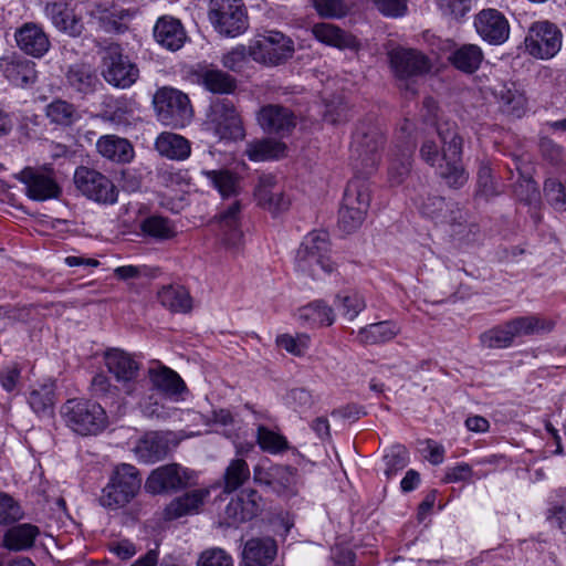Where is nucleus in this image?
<instances>
[{
  "label": "nucleus",
  "instance_id": "1a4fd4ad",
  "mask_svg": "<svg viewBox=\"0 0 566 566\" xmlns=\"http://www.w3.org/2000/svg\"><path fill=\"white\" fill-rule=\"evenodd\" d=\"M208 17L214 29L224 36H238L249 27L241 0H210Z\"/></svg>",
  "mask_w": 566,
  "mask_h": 566
},
{
  "label": "nucleus",
  "instance_id": "f8f14e48",
  "mask_svg": "<svg viewBox=\"0 0 566 566\" xmlns=\"http://www.w3.org/2000/svg\"><path fill=\"white\" fill-rule=\"evenodd\" d=\"M389 61L396 77L401 82L400 87L416 94L412 78L429 72L428 57L419 51L399 48L389 52Z\"/></svg>",
  "mask_w": 566,
  "mask_h": 566
},
{
  "label": "nucleus",
  "instance_id": "39448f33",
  "mask_svg": "<svg viewBox=\"0 0 566 566\" xmlns=\"http://www.w3.org/2000/svg\"><path fill=\"white\" fill-rule=\"evenodd\" d=\"M294 51L293 40L275 30L258 34L249 45V56L270 66L285 63L293 56Z\"/></svg>",
  "mask_w": 566,
  "mask_h": 566
},
{
  "label": "nucleus",
  "instance_id": "b1692460",
  "mask_svg": "<svg viewBox=\"0 0 566 566\" xmlns=\"http://www.w3.org/2000/svg\"><path fill=\"white\" fill-rule=\"evenodd\" d=\"M533 57L547 60L560 50L562 33L555 24L548 21L538 22L533 25Z\"/></svg>",
  "mask_w": 566,
  "mask_h": 566
},
{
  "label": "nucleus",
  "instance_id": "cd10ccee",
  "mask_svg": "<svg viewBox=\"0 0 566 566\" xmlns=\"http://www.w3.org/2000/svg\"><path fill=\"white\" fill-rule=\"evenodd\" d=\"M105 364L119 382L130 384L138 376V363L124 350L114 348L106 352Z\"/></svg>",
  "mask_w": 566,
  "mask_h": 566
},
{
  "label": "nucleus",
  "instance_id": "052dcab7",
  "mask_svg": "<svg viewBox=\"0 0 566 566\" xmlns=\"http://www.w3.org/2000/svg\"><path fill=\"white\" fill-rule=\"evenodd\" d=\"M514 165L517 178L512 185L513 193L520 201L528 205L531 201V178L527 168L520 165L518 161Z\"/></svg>",
  "mask_w": 566,
  "mask_h": 566
},
{
  "label": "nucleus",
  "instance_id": "9d476101",
  "mask_svg": "<svg viewBox=\"0 0 566 566\" xmlns=\"http://www.w3.org/2000/svg\"><path fill=\"white\" fill-rule=\"evenodd\" d=\"M198 475L193 470L178 463L160 465L153 470L145 482L150 494H170L197 484Z\"/></svg>",
  "mask_w": 566,
  "mask_h": 566
},
{
  "label": "nucleus",
  "instance_id": "4be33fe9",
  "mask_svg": "<svg viewBox=\"0 0 566 566\" xmlns=\"http://www.w3.org/2000/svg\"><path fill=\"white\" fill-rule=\"evenodd\" d=\"M258 203L272 213L284 211L290 206V199L277 185L273 175H262L254 190Z\"/></svg>",
  "mask_w": 566,
  "mask_h": 566
},
{
  "label": "nucleus",
  "instance_id": "774afa93",
  "mask_svg": "<svg viewBox=\"0 0 566 566\" xmlns=\"http://www.w3.org/2000/svg\"><path fill=\"white\" fill-rule=\"evenodd\" d=\"M308 316L322 325L329 326L334 323L335 315L331 306L323 301H315L306 307Z\"/></svg>",
  "mask_w": 566,
  "mask_h": 566
},
{
  "label": "nucleus",
  "instance_id": "de8ad7c7",
  "mask_svg": "<svg viewBox=\"0 0 566 566\" xmlns=\"http://www.w3.org/2000/svg\"><path fill=\"white\" fill-rule=\"evenodd\" d=\"M256 442L262 451L277 454L289 449L286 438L265 426L260 424L256 429Z\"/></svg>",
  "mask_w": 566,
  "mask_h": 566
},
{
  "label": "nucleus",
  "instance_id": "e433bc0d",
  "mask_svg": "<svg viewBox=\"0 0 566 566\" xmlns=\"http://www.w3.org/2000/svg\"><path fill=\"white\" fill-rule=\"evenodd\" d=\"M413 148V144L408 143L403 147L397 146L392 151L388 167V181L391 186L401 185L409 176Z\"/></svg>",
  "mask_w": 566,
  "mask_h": 566
},
{
  "label": "nucleus",
  "instance_id": "864d4df0",
  "mask_svg": "<svg viewBox=\"0 0 566 566\" xmlns=\"http://www.w3.org/2000/svg\"><path fill=\"white\" fill-rule=\"evenodd\" d=\"M366 213V210L353 207V205L346 203L343 200L338 214V226L344 232L350 233L361 226Z\"/></svg>",
  "mask_w": 566,
  "mask_h": 566
},
{
  "label": "nucleus",
  "instance_id": "dca6fc26",
  "mask_svg": "<svg viewBox=\"0 0 566 566\" xmlns=\"http://www.w3.org/2000/svg\"><path fill=\"white\" fill-rule=\"evenodd\" d=\"M531 321L527 317H517L502 325L494 326L480 335V343L489 349L510 347L516 337L528 334Z\"/></svg>",
  "mask_w": 566,
  "mask_h": 566
},
{
  "label": "nucleus",
  "instance_id": "69168bd1",
  "mask_svg": "<svg viewBox=\"0 0 566 566\" xmlns=\"http://www.w3.org/2000/svg\"><path fill=\"white\" fill-rule=\"evenodd\" d=\"M30 407L39 415H49L53 408V394L49 390H33L29 397Z\"/></svg>",
  "mask_w": 566,
  "mask_h": 566
},
{
  "label": "nucleus",
  "instance_id": "9b49d317",
  "mask_svg": "<svg viewBox=\"0 0 566 566\" xmlns=\"http://www.w3.org/2000/svg\"><path fill=\"white\" fill-rule=\"evenodd\" d=\"M15 178L23 184L27 197L33 201L57 199L62 193L55 171L49 166L25 167Z\"/></svg>",
  "mask_w": 566,
  "mask_h": 566
},
{
  "label": "nucleus",
  "instance_id": "f03ea898",
  "mask_svg": "<svg viewBox=\"0 0 566 566\" xmlns=\"http://www.w3.org/2000/svg\"><path fill=\"white\" fill-rule=\"evenodd\" d=\"M66 426L81 436H95L106 429L108 417L104 408L87 399H69L61 409Z\"/></svg>",
  "mask_w": 566,
  "mask_h": 566
},
{
  "label": "nucleus",
  "instance_id": "3c124183",
  "mask_svg": "<svg viewBox=\"0 0 566 566\" xmlns=\"http://www.w3.org/2000/svg\"><path fill=\"white\" fill-rule=\"evenodd\" d=\"M343 200L346 203L353 205V200L356 201H366V208L369 209L370 200H371V189L370 184L365 177L355 176L348 184L345 189Z\"/></svg>",
  "mask_w": 566,
  "mask_h": 566
},
{
  "label": "nucleus",
  "instance_id": "4c0bfd02",
  "mask_svg": "<svg viewBox=\"0 0 566 566\" xmlns=\"http://www.w3.org/2000/svg\"><path fill=\"white\" fill-rule=\"evenodd\" d=\"M66 81L72 90L83 95L94 93L101 84L94 70L85 64L72 65L66 73Z\"/></svg>",
  "mask_w": 566,
  "mask_h": 566
},
{
  "label": "nucleus",
  "instance_id": "13d9d810",
  "mask_svg": "<svg viewBox=\"0 0 566 566\" xmlns=\"http://www.w3.org/2000/svg\"><path fill=\"white\" fill-rule=\"evenodd\" d=\"M140 408L147 418L166 420L170 417V409L165 406L163 399L151 394L140 402Z\"/></svg>",
  "mask_w": 566,
  "mask_h": 566
},
{
  "label": "nucleus",
  "instance_id": "49530a36",
  "mask_svg": "<svg viewBox=\"0 0 566 566\" xmlns=\"http://www.w3.org/2000/svg\"><path fill=\"white\" fill-rule=\"evenodd\" d=\"M142 231L156 240H169L176 235L175 226L167 218L150 216L143 220Z\"/></svg>",
  "mask_w": 566,
  "mask_h": 566
},
{
  "label": "nucleus",
  "instance_id": "338daca9",
  "mask_svg": "<svg viewBox=\"0 0 566 566\" xmlns=\"http://www.w3.org/2000/svg\"><path fill=\"white\" fill-rule=\"evenodd\" d=\"M238 496L243 501L247 517L252 520L261 513L263 509V501L258 491L253 489H244Z\"/></svg>",
  "mask_w": 566,
  "mask_h": 566
},
{
  "label": "nucleus",
  "instance_id": "603ef678",
  "mask_svg": "<svg viewBox=\"0 0 566 566\" xmlns=\"http://www.w3.org/2000/svg\"><path fill=\"white\" fill-rule=\"evenodd\" d=\"M335 304L347 319L353 321L366 307L365 298L357 292L338 294Z\"/></svg>",
  "mask_w": 566,
  "mask_h": 566
},
{
  "label": "nucleus",
  "instance_id": "473e14b6",
  "mask_svg": "<svg viewBox=\"0 0 566 566\" xmlns=\"http://www.w3.org/2000/svg\"><path fill=\"white\" fill-rule=\"evenodd\" d=\"M155 148L160 156L171 160H185L191 153L188 139L169 132H164L156 138Z\"/></svg>",
  "mask_w": 566,
  "mask_h": 566
},
{
  "label": "nucleus",
  "instance_id": "37998d69",
  "mask_svg": "<svg viewBox=\"0 0 566 566\" xmlns=\"http://www.w3.org/2000/svg\"><path fill=\"white\" fill-rule=\"evenodd\" d=\"M250 468L243 459H232L223 474V492L232 493L250 479Z\"/></svg>",
  "mask_w": 566,
  "mask_h": 566
},
{
  "label": "nucleus",
  "instance_id": "4468645a",
  "mask_svg": "<svg viewBox=\"0 0 566 566\" xmlns=\"http://www.w3.org/2000/svg\"><path fill=\"white\" fill-rule=\"evenodd\" d=\"M74 184L86 198L99 203H115L117 189L114 184L99 171L81 166L74 172Z\"/></svg>",
  "mask_w": 566,
  "mask_h": 566
},
{
  "label": "nucleus",
  "instance_id": "412c9836",
  "mask_svg": "<svg viewBox=\"0 0 566 566\" xmlns=\"http://www.w3.org/2000/svg\"><path fill=\"white\" fill-rule=\"evenodd\" d=\"M0 70L10 83L19 87L31 85L36 80L35 63L14 53L0 59Z\"/></svg>",
  "mask_w": 566,
  "mask_h": 566
},
{
  "label": "nucleus",
  "instance_id": "a878e982",
  "mask_svg": "<svg viewBox=\"0 0 566 566\" xmlns=\"http://www.w3.org/2000/svg\"><path fill=\"white\" fill-rule=\"evenodd\" d=\"M210 495L207 488L196 489L186 492L184 495L174 499L165 509L167 520H176L188 514H197Z\"/></svg>",
  "mask_w": 566,
  "mask_h": 566
},
{
  "label": "nucleus",
  "instance_id": "6ab92c4d",
  "mask_svg": "<svg viewBox=\"0 0 566 566\" xmlns=\"http://www.w3.org/2000/svg\"><path fill=\"white\" fill-rule=\"evenodd\" d=\"M171 449L170 433L151 431L138 440L134 452L140 462L150 464L165 459Z\"/></svg>",
  "mask_w": 566,
  "mask_h": 566
},
{
  "label": "nucleus",
  "instance_id": "7c9ffc66",
  "mask_svg": "<svg viewBox=\"0 0 566 566\" xmlns=\"http://www.w3.org/2000/svg\"><path fill=\"white\" fill-rule=\"evenodd\" d=\"M276 555V545L272 538H251L243 549L247 566H266Z\"/></svg>",
  "mask_w": 566,
  "mask_h": 566
},
{
  "label": "nucleus",
  "instance_id": "6e6d98bb",
  "mask_svg": "<svg viewBox=\"0 0 566 566\" xmlns=\"http://www.w3.org/2000/svg\"><path fill=\"white\" fill-rule=\"evenodd\" d=\"M442 15L460 21L472 10V0H436Z\"/></svg>",
  "mask_w": 566,
  "mask_h": 566
},
{
  "label": "nucleus",
  "instance_id": "0e129e2a",
  "mask_svg": "<svg viewBox=\"0 0 566 566\" xmlns=\"http://www.w3.org/2000/svg\"><path fill=\"white\" fill-rule=\"evenodd\" d=\"M313 6L317 13L325 18H340L348 9L343 0H313Z\"/></svg>",
  "mask_w": 566,
  "mask_h": 566
},
{
  "label": "nucleus",
  "instance_id": "f257e3e1",
  "mask_svg": "<svg viewBox=\"0 0 566 566\" xmlns=\"http://www.w3.org/2000/svg\"><path fill=\"white\" fill-rule=\"evenodd\" d=\"M422 118L427 124L436 127L443 143V149L440 153L436 142L424 140L420 148L421 158L430 166H437L439 176L449 187H462L468 180V175L460 164L463 140L458 134L457 124L442 118L439 106L432 97L423 101Z\"/></svg>",
  "mask_w": 566,
  "mask_h": 566
},
{
  "label": "nucleus",
  "instance_id": "5fc2aeb1",
  "mask_svg": "<svg viewBox=\"0 0 566 566\" xmlns=\"http://www.w3.org/2000/svg\"><path fill=\"white\" fill-rule=\"evenodd\" d=\"M544 196L556 211L566 210V191L564 185L556 178H548L544 184Z\"/></svg>",
  "mask_w": 566,
  "mask_h": 566
},
{
  "label": "nucleus",
  "instance_id": "09e8293b",
  "mask_svg": "<svg viewBox=\"0 0 566 566\" xmlns=\"http://www.w3.org/2000/svg\"><path fill=\"white\" fill-rule=\"evenodd\" d=\"M476 195L485 200L494 198L501 193L499 182L494 179L489 164L482 163L478 170Z\"/></svg>",
  "mask_w": 566,
  "mask_h": 566
},
{
  "label": "nucleus",
  "instance_id": "20e7f679",
  "mask_svg": "<svg viewBox=\"0 0 566 566\" xmlns=\"http://www.w3.org/2000/svg\"><path fill=\"white\" fill-rule=\"evenodd\" d=\"M142 478L138 470L128 463L114 468L108 483L102 490L101 505L115 510L125 506L138 493Z\"/></svg>",
  "mask_w": 566,
  "mask_h": 566
},
{
  "label": "nucleus",
  "instance_id": "6e6552de",
  "mask_svg": "<svg viewBox=\"0 0 566 566\" xmlns=\"http://www.w3.org/2000/svg\"><path fill=\"white\" fill-rule=\"evenodd\" d=\"M101 74L109 85L125 90L137 82L139 69L119 45L111 44L102 52Z\"/></svg>",
  "mask_w": 566,
  "mask_h": 566
},
{
  "label": "nucleus",
  "instance_id": "393cba45",
  "mask_svg": "<svg viewBox=\"0 0 566 566\" xmlns=\"http://www.w3.org/2000/svg\"><path fill=\"white\" fill-rule=\"evenodd\" d=\"M44 12L57 30L72 36H78L82 33L84 25L81 18L65 2L48 0Z\"/></svg>",
  "mask_w": 566,
  "mask_h": 566
},
{
  "label": "nucleus",
  "instance_id": "8fccbe9b",
  "mask_svg": "<svg viewBox=\"0 0 566 566\" xmlns=\"http://www.w3.org/2000/svg\"><path fill=\"white\" fill-rule=\"evenodd\" d=\"M385 470L387 479L394 478L399 471L403 470L409 463V452L401 446H392L384 455Z\"/></svg>",
  "mask_w": 566,
  "mask_h": 566
},
{
  "label": "nucleus",
  "instance_id": "bf43d9fd",
  "mask_svg": "<svg viewBox=\"0 0 566 566\" xmlns=\"http://www.w3.org/2000/svg\"><path fill=\"white\" fill-rule=\"evenodd\" d=\"M197 566H233V558L224 549L211 547L199 555Z\"/></svg>",
  "mask_w": 566,
  "mask_h": 566
},
{
  "label": "nucleus",
  "instance_id": "680f3d73",
  "mask_svg": "<svg viewBox=\"0 0 566 566\" xmlns=\"http://www.w3.org/2000/svg\"><path fill=\"white\" fill-rule=\"evenodd\" d=\"M276 344L292 355L302 356L308 348L310 337L305 334L297 335L296 337L283 334L277 336Z\"/></svg>",
  "mask_w": 566,
  "mask_h": 566
},
{
  "label": "nucleus",
  "instance_id": "0eeeda50",
  "mask_svg": "<svg viewBox=\"0 0 566 566\" xmlns=\"http://www.w3.org/2000/svg\"><path fill=\"white\" fill-rule=\"evenodd\" d=\"M158 120L172 128L185 127L192 118L190 101L182 92L163 87L156 92L153 98Z\"/></svg>",
  "mask_w": 566,
  "mask_h": 566
},
{
  "label": "nucleus",
  "instance_id": "c03bdc74",
  "mask_svg": "<svg viewBox=\"0 0 566 566\" xmlns=\"http://www.w3.org/2000/svg\"><path fill=\"white\" fill-rule=\"evenodd\" d=\"M199 78L202 85L212 93L229 94L235 88L234 78L221 70H203Z\"/></svg>",
  "mask_w": 566,
  "mask_h": 566
},
{
  "label": "nucleus",
  "instance_id": "a18cd8bd",
  "mask_svg": "<svg viewBox=\"0 0 566 566\" xmlns=\"http://www.w3.org/2000/svg\"><path fill=\"white\" fill-rule=\"evenodd\" d=\"M202 174L223 198L239 193V178L235 174L229 170H203Z\"/></svg>",
  "mask_w": 566,
  "mask_h": 566
},
{
  "label": "nucleus",
  "instance_id": "a211bd4d",
  "mask_svg": "<svg viewBox=\"0 0 566 566\" xmlns=\"http://www.w3.org/2000/svg\"><path fill=\"white\" fill-rule=\"evenodd\" d=\"M256 119L264 132L281 137L290 135L296 126L294 113L290 108L276 104L263 106L258 112Z\"/></svg>",
  "mask_w": 566,
  "mask_h": 566
},
{
  "label": "nucleus",
  "instance_id": "58836bf2",
  "mask_svg": "<svg viewBox=\"0 0 566 566\" xmlns=\"http://www.w3.org/2000/svg\"><path fill=\"white\" fill-rule=\"evenodd\" d=\"M157 297L159 303L171 312L187 313L192 307L188 291L180 285L161 287L157 293Z\"/></svg>",
  "mask_w": 566,
  "mask_h": 566
},
{
  "label": "nucleus",
  "instance_id": "7ed1b4c3",
  "mask_svg": "<svg viewBox=\"0 0 566 566\" xmlns=\"http://www.w3.org/2000/svg\"><path fill=\"white\" fill-rule=\"evenodd\" d=\"M328 234L325 231L308 233L296 252V269L313 279L319 276V271L332 273L334 263L331 261Z\"/></svg>",
  "mask_w": 566,
  "mask_h": 566
},
{
  "label": "nucleus",
  "instance_id": "aec40b11",
  "mask_svg": "<svg viewBox=\"0 0 566 566\" xmlns=\"http://www.w3.org/2000/svg\"><path fill=\"white\" fill-rule=\"evenodd\" d=\"M18 48L33 57H42L50 49V40L43 28L34 22H25L14 32Z\"/></svg>",
  "mask_w": 566,
  "mask_h": 566
},
{
  "label": "nucleus",
  "instance_id": "5701e85b",
  "mask_svg": "<svg viewBox=\"0 0 566 566\" xmlns=\"http://www.w3.org/2000/svg\"><path fill=\"white\" fill-rule=\"evenodd\" d=\"M219 227V235L223 244L237 248L242 240L241 230V203L234 200L222 209L216 217Z\"/></svg>",
  "mask_w": 566,
  "mask_h": 566
},
{
  "label": "nucleus",
  "instance_id": "f704fd0d",
  "mask_svg": "<svg viewBox=\"0 0 566 566\" xmlns=\"http://www.w3.org/2000/svg\"><path fill=\"white\" fill-rule=\"evenodd\" d=\"M312 32L314 36L325 44L338 49H356L358 48L357 39L331 23H317L313 27Z\"/></svg>",
  "mask_w": 566,
  "mask_h": 566
},
{
  "label": "nucleus",
  "instance_id": "ea45409f",
  "mask_svg": "<svg viewBox=\"0 0 566 566\" xmlns=\"http://www.w3.org/2000/svg\"><path fill=\"white\" fill-rule=\"evenodd\" d=\"M135 111V102L125 96L108 97L104 102V118L116 125L128 124Z\"/></svg>",
  "mask_w": 566,
  "mask_h": 566
},
{
  "label": "nucleus",
  "instance_id": "ddd939ff",
  "mask_svg": "<svg viewBox=\"0 0 566 566\" xmlns=\"http://www.w3.org/2000/svg\"><path fill=\"white\" fill-rule=\"evenodd\" d=\"M207 123L220 139L237 140L244 137L241 117L227 98L211 103Z\"/></svg>",
  "mask_w": 566,
  "mask_h": 566
},
{
  "label": "nucleus",
  "instance_id": "423d86ee",
  "mask_svg": "<svg viewBox=\"0 0 566 566\" xmlns=\"http://www.w3.org/2000/svg\"><path fill=\"white\" fill-rule=\"evenodd\" d=\"M385 137L376 126L361 125L353 136L352 151L355 157V169L365 176L371 175L380 161L379 150Z\"/></svg>",
  "mask_w": 566,
  "mask_h": 566
},
{
  "label": "nucleus",
  "instance_id": "e2e57ef3",
  "mask_svg": "<svg viewBox=\"0 0 566 566\" xmlns=\"http://www.w3.org/2000/svg\"><path fill=\"white\" fill-rule=\"evenodd\" d=\"M20 505L7 493L0 492V524H10L22 517Z\"/></svg>",
  "mask_w": 566,
  "mask_h": 566
},
{
  "label": "nucleus",
  "instance_id": "f3484780",
  "mask_svg": "<svg viewBox=\"0 0 566 566\" xmlns=\"http://www.w3.org/2000/svg\"><path fill=\"white\" fill-rule=\"evenodd\" d=\"M476 33L492 45L503 44L510 35V24L505 15L496 9H483L474 18Z\"/></svg>",
  "mask_w": 566,
  "mask_h": 566
},
{
  "label": "nucleus",
  "instance_id": "c756f323",
  "mask_svg": "<svg viewBox=\"0 0 566 566\" xmlns=\"http://www.w3.org/2000/svg\"><path fill=\"white\" fill-rule=\"evenodd\" d=\"M400 333L394 321L368 324L357 332L356 339L361 345H377L392 340Z\"/></svg>",
  "mask_w": 566,
  "mask_h": 566
},
{
  "label": "nucleus",
  "instance_id": "79ce46f5",
  "mask_svg": "<svg viewBox=\"0 0 566 566\" xmlns=\"http://www.w3.org/2000/svg\"><path fill=\"white\" fill-rule=\"evenodd\" d=\"M45 114L51 123L61 126H71L81 118L78 111L72 103L60 98L54 99L46 106Z\"/></svg>",
  "mask_w": 566,
  "mask_h": 566
},
{
  "label": "nucleus",
  "instance_id": "a19ab883",
  "mask_svg": "<svg viewBox=\"0 0 566 566\" xmlns=\"http://www.w3.org/2000/svg\"><path fill=\"white\" fill-rule=\"evenodd\" d=\"M285 145L272 138L251 143L247 149L248 157L253 161L277 159L284 156Z\"/></svg>",
  "mask_w": 566,
  "mask_h": 566
},
{
  "label": "nucleus",
  "instance_id": "2f4dec72",
  "mask_svg": "<svg viewBox=\"0 0 566 566\" xmlns=\"http://www.w3.org/2000/svg\"><path fill=\"white\" fill-rule=\"evenodd\" d=\"M39 535L38 526L29 523L18 524L6 531L2 545L13 552L27 551L33 547Z\"/></svg>",
  "mask_w": 566,
  "mask_h": 566
},
{
  "label": "nucleus",
  "instance_id": "2eb2a0df",
  "mask_svg": "<svg viewBox=\"0 0 566 566\" xmlns=\"http://www.w3.org/2000/svg\"><path fill=\"white\" fill-rule=\"evenodd\" d=\"M420 212L433 220L436 223L449 224L457 234L462 232V228L467 222V213L454 201H447L446 198L439 196H428L421 202Z\"/></svg>",
  "mask_w": 566,
  "mask_h": 566
},
{
  "label": "nucleus",
  "instance_id": "72a5a7b5",
  "mask_svg": "<svg viewBox=\"0 0 566 566\" xmlns=\"http://www.w3.org/2000/svg\"><path fill=\"white\" fill-rule=\"evenodd\" d=\"M97 151L115 163H129L134 157V149L130 143L115 135L102 136L96 143Z\"/></svg>",
  "mask_w": 566,
  "mask_h": 566
},
{
  "label": "nucleus",
  "instance_id": "4d7b16f0",
  "mask_svg": "<svg viewBox=\"0 0 566 566\" xmlns=\"http://www.w3.org/2000/svg\"><path fill=\"white\" fill-rule=\"evenodd\" d=\"M271 488L279 494L292 492L295 485V472L286 465H275Z\"/></svg>",
  "mask_w": 566,
  "mask_h": 566
},
{
  "label": "nucleus",
  "instance_id": "c9c22d12",
  "mask_svg": "<svg viewBox=\"0 0 566 566\" xmlns=\"http://www.w3.org/2000/svg\"><path fill=\"white\" fill-rule=\"evenodd\" d=\"M484 54L482 49L472 43H467L453 50L449 56L450 63L459 71L465 74H473L483 62Z\"/></svg>",
  "mask_w": 566,
  "mask_h": 566
},
{
  "label": "nucleus",
  "instance_id": "bb28decb",
  "mask_svg": "<svg viewBox=\"0 0 566 566\" xmlns=\"http://www.w3.org/2000/svg\"><path fill=\"white\" fill-rule=\"evenodd\" d=\"M154 38L158 44L170 51L179 50L186 41V32L178 19L164 15L154 27Z\"/></svg>",
  "mask_w": 566,
  "mask_h": 566
},
{
  "label": "nucleus",
  "instance_id": "c85d7f7f",
  "mask_svg": "<svg viewBox=\"0 0 566 566\" xmlns=\"http://www.w3.org/2000/svg\"><path fill=\"white\" fill-rule=\"evenodd\" d=\"M149 379L153 387L166 398L178 400V397L187 390L181 377L175 370L165 366L149 369Z\"/></svg>",
  "mask_w": 566,
  "mask_h": 566
}]
</instances>
